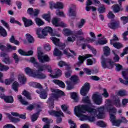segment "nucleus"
<instances>
[{"instance_id": "obj_28", "label": "nucleus", "mask_w": 128, "mask_h": 128, "mask_svg": "<svg viewBox=\"0 0 128 128\" xmlns=\"http://www.w3.org/2000/svg\"><path fill=\"white\" fill-rule=\"evenodd\" d=\"M103 51L104 52V55L106 56H110V48L108 46H105L103 48Z\"/></svg>"}, {"instance_id": "obj_30", "label": "nucleus", "mask_w": 128, "mask_h": 128, "mask_svg": "<svg viewBox=\"0 0 128 128\" xmlns=\"http://www.w3.org/2000/svg\"><path fill=\"white\" fill-rule=\"evenodd\" d=\"M26 36L29 44H34V39L30 34H26Z\"/></svg>"}, {"instance_id": "obj_52", "label": "nucleus", "mask_w": 128, "mask_h": 128, "mask_svg": "<svg viewBox=\"0 0 128 128\" xmlns=\"http://www.w3.org/2000/svg\"><path fill=\"white\" fill-rule=\"evenodd\" d=\"M55 78H58V76H62V70L60 69H56L55 70Z\"/></svg>"}, {"instance_id": "obj_5", "label": "nucleus", "mask_w": 128, "mask_h": 128, "mask_svg": "<svg viewBox=\"0 0 128 128\" xmlns=\"http://www.w3.org/2000/svg\"><path fill=\"white\" fill-rule=\"evenodd\" d=\"M38 60L39 62H40L41 64L48 62L50 60L48 56L46 54L44 55V53L40 51H38Z\"/></svg>"}, {"instance_id": "obj_8", "label": "nucleus", "mask_w": 128, "mask_h": 128, "mask_svg": "<svg viewBox=\"0 0 128 128\" xmlns=\"http://www.w3.org/2000/svg\"><path fill=\"white\" fill-rule=\"evenodd\" d=\"M122 75L125 80L122 78H120V82L125 84V86H128V68L125 69L122 72Z\"/></svg>"}, {"instance_id": "obj_58", "label": "nucleus", "mask_w": 128, "mask_h": 128, "mask_svg": "<svg viewBox=\"0 0 128 128\" xmlns=\"http://www.w3.org/2000/svg\"><path fill=\"white\" fill-rule=\"evenodd\" d=\"M12 58L14 60L16 64H18L20 60V58H18V56L16 54L14 53L12 56Z\"/></svg>"}, {"instance_id": "obj_53", "label": "nucleus", "mask_w": 128, "mask_h": 128, "mask_svg": "<svg viewBox=\"0 0 128 128\" xmlns=\"http://www.w3.org/2000/svg\"><path fill=\"white\" fill-rule=\"evenodd\" d=\"M41 32H42V28H38L36 30V34L38 36V38H44V35L40 34Z\"/></svg>"}, {"instance_id": "obj_42", "label": "nucleus", "mask_w": 128, "mask_h": 128, "mask_svg": "<svg viewBox=\"0 0 128 128\" xmlns=\"http://www.w3.org/2000/svg\"><path fill=\"white\" fill-rule=\"evenodd\" d=\"M113 54H114V57L113 58L114 62H120V56L114 52H113Z\"/></svg>"}, {"instance_id": "obj_56", "label": "nucleus", "mask_w": 128, "mask_h": 128, "mask_svg": "<svg viewBox=\"0 0 128 128\" xmlns=\"http://www.w3.org/2000/svg\"><path fill=\"white\" fill-rule=\"evenodd\" d=\"M97 126H100V128H106V124L102 121H98L96 123Z\"/></svg>"}, {"instance_id": "obj_34", "label": "nucleus", "mask_w": 128, "mask_h": 128, "mask_svg": "<svg viewBox=\"0 0 128 128\" xmlns=\"http://www.w3.org/2000/svg\"><path fill=\"white\" fill-rule=\"evenodd\" d=\"M35 22L37 26H44V22L40 18H36Z\"/></svg>"}, {"instance_id": "obj_23", "label": "nucleus", "mask_w": 128, "mask_h": 128, "mask_svg": "<svg viewBox=\"0 0 128 128\" xmlns=\"http://www.w3.org/2000/svg\"><path fill=\"white\" fill-rule=\"evenodd\" d=\"M119 96H128V92L125 90H119L117 94Z\"/></svg>"}, {"instance_id": "obj_20", "label": "nucleus", "mask_w": 128, "mask_h": 128, "mask_svg": "<svg viewBox=\"0 0 128 128\" xmlns=\"http://www.w3.org/2000/svg\"><path fill=\"white\" fill-rule=\"evenodd\" d=\"M52 82H54V84H58L60 88H66V84L62 81L58 80H53Z\"/></svg>"}, {"instance_id": "obj_40", "label": "nucleus", "mask_w": 128, "mask_h": 128, "mask_svg": "<svg viewBox=\"0 0 128 128\" xmlns=\"http://www.w3.org/2000/svg\"><path fill=\"white\" fill-rule=\"evenodd\" d=\"M64 36H66L72 35V31L70 29H64Z\"/></svg>"}, {"instance_id": "obj_4", "label": "nucleus", "mask_w": 128, "mask_h": 128, "mask_svg": "<svg viewBox=\"0 0 128 128\" xmlns=\"http://www.w3.org/2000/svg\"><path fill=\"white\" fill-rule=\"evenodd\" d=\"M101 64L103 68L110 70L114 68V62L110 58H106L104 56L101 58Z\"/></svg>"}, {"instance_id": "obj_1", "label": "nucleus", "mask_w": 128, "mask_h": 128, "mask_svg": "<svg viewBox=\"0 0 128 128\" xmlns=\"http://www.w3.org/2000/svg\"><path fill=\"white\" fill-rule=\"evenodd\" d=\"M82 101L84 104H87L88 105L82 104L80 106H76L74 109L75 114L80 118V120L84 122V120H88L89 122H94L96 116H97L98 118H102L104 114V107L101 106L98 108L97 110L98 112V114L96 110L90 108L92 106L88 96L84 97Z\"/></svg>"}, {"instance_id": "obj_33", "label": "nucleus", "mask_w": 128, "mask_h": 128, "mask_svg": "<svg viewBox=\"0 0 128 128\" xmlns=\"http://www.w3.org/2000/svg\"><path fill=\"white\" fill-rule=\"evenodd\" d=\"M10 42L12 44H16V46H20V42L14 38V36H11L10 39Z\"/></svg>"}, {"instance_id": "obj_10", "label": "nucleus", "mask_w": 128, "mask_h": 128, "mask_svg": "<svg viewBox=\"0 0 128 128\" xmlns=\"http://www.w3.org/2000/svg\"><path fill=\"white\" fill-rule=\"evenodd\" d=\"M60 19L55 18H54L52 20V24L54 26H61L62 28H66V24L64 22H60Z\"/></svg>"}, {"instance_id": "obj_44", "label": "nucleus", "mask_w": 128, "mask_h": 128, "mask_svg": "<svg viewBox=\"0 0 128 128\" xmlns=\"http://www.w3.org/2000/svg\"><path fill=\"white\" fill-rule=\"evenodd\" d=\"M23 96H26L28 100H32V97H30V94L26 90H24L23 92Z\"/></svg>"}, {"instance_id": "obj_16", "label": "nucleus", "mask_w": 128, "mask_h": 128, "mask_svg": "<svg viewBox=\"0 0 128 128\" xmlns=\"http://www.w3.org/2000/svg\"><path fill=\"white\" fill-rule=\"evenodd\" d=\"M22 20L24 22V26L26 28H28V26H32L34 23L31 20H28L25 17L22 18Z\"/></svg>"}, {"instance_id": "obj_48", "label": "nucleus", "mask_w": 128, "mask_h": 128, "mask_svg": "<svg viewBox=\"0 0 128 128\" xmlns=\"http://www.w3.org/2000/svg\"><path fill=\"white\" fill-rule=\"evenodd\" d=\"M98 12L100 14H104V12H106V8L104 5H102L100 7L98 8Z\"/></svg>"}, {"instance_id": "obj_64", "label": "nucleus", "mask_w": 128, "mask_h": 128, "mask_svg": "<svg viewBox=\"0 0 128 128\" xmlns=\"http://www.w3.org/2000/svg\"><path fill=\"white\" fill-rule=\"evenodd\" d=\"M10 120H11V122H14V124H16V122H20V120L18 118H16L14 117H12L10 118Z\"/></svg>"}, {"instance_id": "obj_60", "label": "nucleus", "mask_w": 128, "mask_h": 128, "mask_svg": "<svg viewBox=\"0 0 128 128\" xmlns=\"http://www.w3.org/2000/svg\"><path fill=\"white\" fill-rule=\"evenodd\" d=\"M114 64L116 66V70L117 72H120L121 70H122V66L119 64Z\"/></svg>"}, {"instance_id": "obj_59", "label": "nucleus", "mask_w": 128, "mask_h": 128, "mask_svg": "<svg viewBox=\"0 0 128 128\" xmlns=\"http://www.w3.org/2000/svg\"><path fill=\"white\" fill-rule=\"evenodd\" d=\"M38 112H40L34 114L32 116L31 120L32 122H36V120H38Z\"/></svg>"}, {"instance_id": "obj_49", "label": "nucleus", "mask_w": 128, "mask_h": 128, "mask_svg": "<svg viewBox=\"0 0 128 128\" xmlns=\"http://www.w3.org/2000/svg\"><path fill=\"white\" fill-rule=\"evenodd\" d=\"M18 83L17 82H14L12 85V88L15 92H18Z\"/></svg>"}, {"instance_id": "obj_22", "label": "nucleus", "mask_w": 128, "mask_h": 128, "mask_svg": "<svg viewBox=\"0 0 128 128\" xmlns=\"http://www.w3.org/2000/svg\"><path fill=\"white\" fill-rule=\"evenodd\" d=\"M24 72L26 74H28V76H32L34 78L35 74L32 72V70L30 69V68H25Z\"/></svg>"}, {"instance_id": "obj_57", "label": "nucleus", "mask_w": 128, "mask_h": 128, "mask_svg": "<svg viewBox=\"0 0 128 128\" xmlns=\"http://www.w3.org/2000/svg\"><path fill=\"white\" fill-rule=\"evenodd\" d=\"M108 43V40H98V42H96L95 43V44L96 46H98V44H106Z\"/></svg>"}, {"instance_id": "obj_51", "label": "nucleus", "mask_w": 128, "mask_h": 128, "mask_svg": "<svg viewBox=\"0 0 128 128\" xmlns=\"http://www.w3.org/2000/svg\"><path fill=\"white\" fill-rule=\"evenodd\" d=\"M86 12H90V10H92V12H96V8L94 6H86Z\"/></svg>"}, {"instance_id": "obj_11", "label": "nucleus", "mask_w": 128, "mask_h": 128, "mask_svg": "<svg viewBox=\"0 0 128 128\" xmlns=\"http://www.w3.org/2000/svg\"><path fill=\"white\" fill-rule=\"evenodd\" d=\"M90 83L86 82L84 84V86L82 87L80 90V92L82 96H86L88 94V92L90 90Z\"/></svg>"}, {"instance_id": "obj_55", "label": "nucleus", "mask_w": 128, "mask_h": 128, "mask_svg": "<svg viewBox=\"0 0 128 128\" xmlns=\"http://www.w3.org/2000/svg\"><path fill=\"white\" fill-rule=\"evenodd\" d=\"M42 18H44L47 22H50V16L48 14H44L42 15Z\"/></svg>"}, {"instance_id": "obj_17", "label": "nucleus", "mask_w": 128, "mask_h": 128, "mask_svg": "<svg viewBox=\"0 0 128 128\" xmlns=\"http://www.w3.org/2000/svg\"><path fill=\"white\" fill-rule=\"evenodd\" d=\"M37 72L38 73L34 74V78H40V80H44V78H46V74L40 72H38V70Z\"/></svg>"}, {"instance_id": "obj_46", "label": "nucleus", "mask_w": 128, "mask_h": 128, "mask_svg": "<svg viewBox=\"0 0 128 128\" xmlns=\"http://www.w3.org/2000/svg\"><path fill=\"white\" fill-rule=\"evenodd\" d=\"M42 122L47 124H50L53 122V120L52 119H48L47 118H44L42 119Z\"/></svg>"}, {"instance_id": "obj_45", "label": "nucleus", "mask_w": 128, "mask_h": 128, "mask_svg": "<svg viewBox=\"0 0 128 128\" xmlns=\"http://www.w3.org/2000/svg\"><path fill=\"white\" fill-rule=\"evenodd\" d=\"M120 20L122 22L123 24H128V16H123L120 18Z\"/></svg>"}, {"instance_id": "obj_61", "label": "nucleus", "mask_w": 128, "mask_h": 128, "mask_svg": "<svg viewBox=\"0 0 128 128\" xmlns=\"http://www.w3.org/2000/svg\"><path fill=\"white\" fill-rule=\"evenodd\" d=\"M56 5V8H64V4L62 2H58Z\"/></svg>"}, {"instance_id": "obj_24", "label": "nucleus", "mask_w": 128, "mask_h": 128, "mask_svg": "<svg viewBox=\"0 0 128 128\" xmlns=\"http://www.w3.org/2000/svg\"><path fill=\"white\" fill-rule=\"evenodd\" d=\"M18 80L21 84H24L26 82V78L24 75H19L18 76Z\"/></svg>"}, {"instance_id": "obj_3", "label": "nucleus", "mask_w": 128, "mask_h": 128, "mask_svg": "<svg viewBox=\"0 0 128 128\" xmlns=\"http://www.w3.org/2000/svg\"><path fill=\"white\" fill-rule=\"evenodd\" d=\"M30 62H32V64H34L35 68H38V72H44L46 70H48V72H52L50 66L48 64H40L38 62H36V58H31L30 59Z\"/></svg>"}, {"instance_id": "obj_38", "label": "nucleus", "mask_w": 128, "mask_h": 128, "mask_svg": "<svg viewBox=\"0 0 128 128\" xmlns=\"http://www.w3.org/2000/svg\"><path fill=\"white\" fill-rule=\"evenodd\" d=\"M66 82L67 84V88L68 90H72V88H74V84L72 82L66 81Z\"/></svg>"}, {"instance_id": "obj_35", "label": "nucleus", "mask_w": 128, "mask_h": 128, "mask_svg": "<svg viewBox=\"0 0 128 128\" xmlns=\"http://www.w3.org/2000/svg\"><path fill=\"white\" fill-rule=\"evenodd\" d=\"M70 96L72 100H74L76 102L78 100V96L76 92H73L70 93Z\"/></svg>"}, {"instance_id": "obj_12", "label": "nucleus", "mask_w": 128, "mask_h": 128, "mask_svg": "<svg viewBox=\"0 0 128 128\" xmlns=\"http://www.w3.org/2000/svg\"><path fill=\"white\" fill-rule=\"evenodd\" d=\"M78 34L79 36H82L84 34V32H82V30H79L77 31L75 34L72 35L71 36H69L68 38V42H74V40H76V38H78Z\"/></svg>"}, {"instance_id": "obj_47", "label": "nucleus", "mask_w": 128, "mask_h": 128, "mask_svg": "<svg viewBox=\"0 0 128 128\" xmlns=\"http://www.w3.org/2000/svg\"><path fill=\"white\" fill-rule=\"evenodd\" d=\"M10 22L11 24H17L18 26H22V23L18 22V21H16V20L12 17H11L10 18Z\"/></svg>"}, {"instance_id": "obj_27", "label": "nucleus", "mask_w": 128, "mask_h": 128, "mask_svg": "<svg viewBox=\"0 0 128 128\" xmlns=\"http://www.w3.org/2000/svg\"><path fill=\"white\" fill-rule=\"evenodd\" d=\"M113 104L118 108H120V100L118 97L115 96V98L113 101Z\"/></svg>"}, {"instance_id": "obj_18", "label": "nucleus", "mask_w": 128, "mask_h": 128, "mask_svg": "<svg viewBox=\"0 0 128 128\" xmlns=\"http://www.w3.org/2000/svg\"><path fill=\"white\" fill-rule=\"evenodd\" d=\"M110 120L112 122V126H120V120H116V116L113 118L111 117V118H110Z\"/></svg>"}, {"instance_id": "obj_14", "label": "nucleus", "mask_w": 128, "mask_h": 128, "mask_svg": "<svg viewBox=\"0 0 128 128\" xmlns=\"http://www.w3.org/2000/svg\"><path fill=\"white\" fill-rule=\"evenodd\" d=\"M108 112L110 115V118H114L116 114V108L114 107L108 108Z\"/></svg>"}, {"instance_id": "obj_54", "label": "nucleus", "mask_w": 128, "mask_h": 128, "mask_svg": "<svg viewBox=\"0 0 128 128\" xmlns=\"http://www.w3.org/2000/svg\"><path fill=\"white\" fill-rule=\"evenodd\" d=\"M70 80L72 82L76 84V82L78 80V76H72Z\"/></svg>"}, {"instance_id": "obj_31", "label": "nucleus", "mask_w": 128, "mask_h": 128, "mask_svg": "<svg viewBox=\"0 0 128 128\" xmlns=\"http://www.w3.org/2000/svg\"><path fill=\"white\" fill-rule=\"evenodd\" d=\"M58 64L59 66H60L61 68L66 66L67 70H70V65L66 64V62L62 60L60 61Z\"/></svg>"}, {"instance_id": "obj_63", "label": "nucleus", "mask_w": 128, "mask_h": 128, "mask_svg": "<svg viewBox=\"0 0 128 128\" xmlns=\"http://www.w3.org/2000/svg\"><path fill=\"white\" fill-rule=\"evenodd\" d=\"M68 122L71 126L70 128H76V124L74 122V121L72 120H68Z\"/></svg>"}, {"instance_id": "obj_7", "label": "nucleus", "mask_w": 128, "mask_h": 128, "mask_svg": "<svg viewBox=\"0 0 128 128\" xmlns=\"http://www.w3.org/2000/svg\"><path fill=\"white\" fill-rule=\"evenodd\" d=\"M48 88L46 87V89H42V87L41 88H39L36 90V92L40 94V98L42 100H46L48 98Z\"/></svg>"}, {"instance_id": "obj_41", "label": "nucleus", "mask_w": 128, "mask_h": 128, "mask_svg": "<svg viewBox=\"0 0 128 128\" xmlns=\"http://www.w3.org/2000/svg\"><path fill=\"white\" fill-rule=\"evenodd\" d=\"M2 62L6 64H10L12 62V60H10V56L4 58L2 60Z\"/></svg>"}, {"instance_id": "obj_43", "label": "nucleus", "mask_w": 128, "mask_h": 128, "mask_svg": "<svg viewBox=\"0 0 128 128\" xmlns=\"http://www.w3.org/2000/svg\"><path fill=\"white\" fill-rule=\"evenodd\" d=\"M84 24H86V20L84 19H81L80 22L78 24V28H82L84 25Z\"/></svg>"}, {"instance_id": "obj_39", "label": "nucleus", "mask_w": 128, "mask_h": 128, "mask_svg": "<svg viewBox=\"0 0 128 128\" xmlns=\"http://www.w3.org/2000/svg\"><path fill=\"white\" fill-rule=\"evenodd\" d=\"M0 34L2 36H6L7 33L6 31L4 28L3 27L0 26Z\"/></svg>"}, {"instance_id": "obj_50", "label": "nucleus", "mask_w": 128, "mask_h": 128, "mask_svg": "<svg viewBox=\"0 0 128 128\" xmlns=\"http://www.w3.org/2000/svg\"><path fill=\"white\" fill-rule=\"evenodd\" d=\"M9 68L10 67L2 65V64L0 63V70H1V72H2V70H8Z\"/></svg>"}, {"instance_id": "obj_9", "label": "nucleus", "mask_w": 128, "mask_h": 128, "mask_svg": "<svg viewBox=\"0 0 128 128\" xmlns=\"http://www.w3.org/2000/svg\"><path fill=\"white\" fill-rule=\"evenodd\" d=\"M50 40L53 42V43L55 46H58L59 50H64L66 44L60 42L59 39L53 37L51 38Z\"/></svg>"}, {"instance_id": "obj_21", "label": "nucleus", "mask_w": 128, "mask_h": 128, "mask_svg": "<svg viewBox=\"0 0 128 128\" xmlns=\"http://www.w3.org/2000/svg\"><path fill=\"white\" fill-rule=\"evenodd\" d=\"M112 9L114 12L116 13L120 12V10H124V9L118 6V4H114L112 6Z\"/></svg>"}, {"instance_id": "obj_2", "label": "nucleus", "mask_w": 128, "mask_h": 128, "mask_svg": "<svg viewBox=\"0 0 128 128\" xmlns=\"http://www.w3.org/2000/svg\"><path fill=\"white\" fill-rule=\"evenodd\" d=\"M52 92L54 93L51 94L50 97L47 100V104H48V108L50 109L54 108V100L60 98V94H61V96H64V92H62L60 90H54Z\"/></svg>"}, {"instance_id": "obj_15", "label": "nucleus", "mask_w": 128, "mask_h": 128, "mask_svg": "<svg viewBox=\"0 0 128 128\" xmlns=\"http://www.w3.org/2000/svg\"><path fill=\"white\" fill-rule=\"evenodd\" d=\"M92 98L96 104H102V98L100 96L95 94L93 96Z\"/></svg>"}, {"instance_id": "obj_29", "label": "nucleus", "mask_w": 128, "mask_h": 128, "mask_svg": "<svg viewBox=\"0 0 128 128\" xmlns=\"http://www.w3.org/2000/svg\"><path fill=\"white\" fill-rule=\"evenodd\" d=\"M118 26V23L116 22H110L108 24V26L110 28H112V30H114V28H116Z\"/></svg>"}, {"instance_id": "obj_32", "label": "nucleus", "mask_w": 128, "mask_h": 128, "mask_svg": "<svg viewBox=\"0 0 128 128\" xmlns=\"http://www.w3.org/2000/svg\"><path fill=\"white\" fill-rule=\"evenodd\" d=\"M4 100L8 104H12L14 102V98L12 96H6Z\"/></svg>"}, {"instance_id": "obj_62", "label": "nucleus", "mask_w": 128, "mask_h": 128, "mask_svg": "<svg viewBox=\"0 0 128 128\" xmlns=\"http://www.w3.org/2000/svg\"><path fill=\"white\" fill-rule=\"evenodd\" d=\"M0 22L3 26H6V28H8V30H10V26H8V24L6 22L5 20H1Z\"/></svg>"}, {"instance_id": "obj_19", "label": "nucleus", "mask_w": 128, "mask_h": 128, "mask_svg": "<svg viewBox=\"0 0 128 128\" xmlns=\"http://www.w3.org/2000/svg\"><path fill=\"white\" fill-rule=\"evenodd\" d=\"M68 16H76V10L75 8H70L68 10Z\"/></svg>"}, {"instance_id": "obj_13", "label": "nucleus", "mask_w": 128, "mask_h": 128, "mask_svg": "<svg viewBox=\"0 0 128 128\" xmlns=\"http://www.w3.org/2000/svg\"><path fill=\"white\" fill-rule=\"evenodd\" d=\"M92 55L90 54H87L84 56H80L78 58L79 62L77 63L78 66H80L82 64H84V61L86 60V58H92Z\"/></svg>"}, {"instance_id": "obj_36", "label": "nucleus", "mask_w": 128, "mask_h": 128, "mask_svg": "<svg viewBox=\"0 0 128 128\" xmlns=\"http://www.w3.org/2000/svg\"><path fill=\"white\" fill-rule=\"evenodd\" d=\"M111 44H112L114 48H117L118 50H120V48H124V46L122 45V44L120 42H115Z\"/></svg>"}, {"instance_id": "obj_25", "label": "nucleus", "mask_w": 128, "mask_h": 128, "mask_svg": "<svg viewBox=\"0 0 128 128\" xmlns=\"http://www.w3.org/2000/svg\"><path fill=\"white\" fill-rule=\"evenodd\" d=\"M18 100L23 104V106H28V102L26 101L24 98H22V95H18L17 96Z\"/></svg>"}, {"instance_id": "obj_6", "label": "nucleus", "mask_w": 128, "mask_h": 128, "mask_svg": "<svg viewBox=\"0 0 128 128\" xmlns=\"http://www.w3.org/2000/svg\"><path fill=\"white\" fill-rule=\"evenodd\" d=\"M49 114L50 116H56V124H60V122H62V119L60 116H64V113L62 112V110L52 111L49 112Z\"/></svg>"}, {"instance_id": "obj_26", "label": "nucleus", "mask_w": 128, "mask_h": 128, "mask_svg": "<svg viewBox=\"0 0 128 128\" xmlns=\"http://www.w3.org/2000/svg\"><path fill=\"white\" fill-rule=\"evenodd\" d=\"M29 86L36 88H42V84L36 82H29Z\"/></svg>"}, {"instance_id": "obj_37", "label": "nucleus", "mask_w": 128, "mask_h": 128, "mask_svg": "<svg viewBox=\"0 0 128 128\" xmlns=\"http://www.w3.org/2000/svg\"><path fill=\"white\" fill-rule=\"evenodd\" d=\"M54 54L55 56H62V53L58 49L55 48L54 51Z\"/></svg>"}]
</instances>
